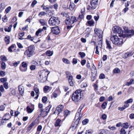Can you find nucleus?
Wrapping results in <instances>:
<instances>
[{
    "instance_id": "obj_22",
    "label": "nucleus",
    "mask_w": 134,
    "mask_h": 134,
    "mask_svg": "<svg viewBox=\"0 0 134 134\" xmlns=\"http://www.w3.org/2000/svg\"><path fill=\"white\" fill-rule=\"evenodd\" d=\"M83 107L84 105H82L80 106L79 109H78V112H77L76 113V116L79 115V116H80V113L81 112V110H82V109L83 108Z\"/></svg>"
},
{
    "instance_id": "obj_41",
    "label": "nucleus",
    "mask_w": 134,
    "mask_h": 134,
    "mask_svg": "<svg viewBox=\"0 0 134 134\" xmlns=\"http://www.w3.org/2000/svg\"><path fill=\"white\" fill-rule=\"evenodd\" d=\"M79 54L80 55L81 58H82L84 57L86 55L84 53L82 52H79Z\"/></svg>"
},
{
    "instance_id": "obj_29",
    "label": "nucleus",
    "mask_w": 134,
    "mask_h": 134,
    "mask_svg": "<svg viewBox=\"0 0 134 134\" xmlns=\"http://www.w3.org/2000/svg\"><path fill=\"white\" fill-rule=\"evenodd\" d=\"M39 22L42 25H46V22L44 19H40L39 20Z\"/></svg>"
},
{
    "instance_id": "obj_43",
    "label": "nucleus",
    "mask_w": 134,
    "mask_h": 134,
    "mask_svg": "<svg viewBox=\"0 0 134 134\" xmlns=\"http://www.w3.org/2000/svg\"><path fill=\"white\" fill-rule=\"evenodd\" d=\"M120 132V134H125L126 133V132L125 130L123 128L121 129Z\"/></svg>"
},
{
    "instance_id": "obj_59",
    "label": "nucleus",
    "mask_w": 134,
    "mask_h": 134,
    "mask_svg": "<svg viewBox=\"0 0 134 134\" xmlns=\"http://www.w3.org/2000/svg\"><path fill=\"white\" fill-rule=\"evenodd\" d=\"M86 62V60H83L81 62V64L82 66L85 65Z\"/></svg>"
},
{
    "instance_id": "obj_9",
    "label": "nucleus",
    "mask_w": 134,
    "mask_h": 134,
    "mask_svg": "<svg viewBox=\"0 0 134 134\" xmlns=\"http://www.w3.org/2000/svg\"><path fill=\"white\" fill-rule=\"evenodd\" d=\"M21 66L20 67V69L22 72L26 71L27 69V64L25 62H23L21 63Z\"/></svg>"
},
{
    "instance_id": "obj_58",
    "label": "nucleus",
    "mask_w": 134,
    "mask_h": 134,
    "mask_svg": "<svg viewBox=\"0 0 134 134\" xmlns=\"http://www.w3.org/2000/svg\"><path fill=\"white\" fill-rule=\"evenodd\" d=\"M11 7H7L5 9V11L7 13H8L11 9Z\"/></svg>"
},
{
    "instance_id": "obj_57",
    "label": "nucleus",
    "mask_w": 134,
    "mask_h": 134,
    "mask_svg": "<svg viewBox=\"0 0 134 134\" xmlns=\"http://www.w3.org/2000/svg\"><path fill=\"white\" fill-rule=\"evenodd\" d=\"M87 86V85L85 82L82 83L81 85V87L82 88L85 87Z\"/></svg>"
},
{
    "instance_id": "obj_11",
    "label": "nucleus",
    "mask_w": 134,
    "mask_h": 134,
    "mask_svg": "<svg viewBox=\"0 0 134 134\" xmlns=\"http://www.w3.org/2000/svg\"><path fill=\"white\" fill-rule=\"evenodd\" d=\"M52 31L53 33L55 35H58L60 33V29L57 26L52 27Z\"/></svg>"
},
{
    "instance_id": "obj_27",
    "label": "nucleus",
    "mask_w": 134,
    "mask_h": 134,
    "mask_svg": "<svg viewBox=\"0 0 134 134\" xmlns=\"http://www.w3.org/2000/svg\"><path fill=\"white\" fill-rule=\"evenodd\" d=\"M61 120L59 119H57L56 121L55 124V126H60V123Z\"/></svg>"
},
{
    "instance_id": "obj_34",
    "label": "nucleus",
    "mask_w": 134,
    "mask_h": 134,
    "mask_svg": "<svg viewBox=\"0 0 134 134\" xmlns=\"http://www.w3.org/2000/svg\"><path fill=\"white\" fill-rule=\"evenodd\" d=\"M46 53L47 55L50 56H52L53 55V52L52 51H48L46 52Z\"/></svg>"
},
{
    "instance_id": "obj_1",
    "label": "nucleus",
    "mask_w": 134,
    "mask_h": 134,
    "mask_svg": "<svg viewBox=\"0 0 134 134\" xmlns=\"http://www.w3.org/2000/svg\"><path fill=\"white\" fill-rule=\"evenodd\" d=\"M50 72L47 70H43L39 72V79L41 82H44L47 79L48 76Z\"/></svg>"
},
{
    "instance_id": "obj_63",
    "label": "nucleus",
    "mask_w": 134,
    "mask_h": 134,
    "mask_svg": "<svg viewBox=\"0 0 134 134\" xmlns=\"http://www.w3.org/2000/svg\"><path fill=\"white\" fill-rule=\"evenodd\" d=\"M128 57L127 53H126L122 55V57L124 58H126Z\"/></svg>"
},
{
    "instance_id": "obj_49",
    "label": "nucleus",
    "mask_w": 134,
    "mask_h": 134,
    "mask_svg": "<svg viewBox=\"0 0 134 134\" xmlns=\"http://www.w3.org/2000/svg\"><path fill=\"white\" fill-rule=\"evenodd\" d=\"M3 86L6 89H8L9 88L8 83V82H4V83Z\"/></svg>"
},
{
    "instance_id": "obj_55",
    "label": "nucleus",
    "mask_w": 134,
    "mask_h": 134,
    "mask_svg": "<svg viewBox=\"0 0 134 134\" xmlns=\"http://www.w3.org/2000/svg\"><path fill=\"white\" fill-rule=\"evenodd\" d=\"M42 126L41 125L38 126L37 129V131H40L42 130Z\"/></svg>"
},
{
    "instance_id": "obj_51",
    "label": "nucleus",
    "mask_w": 134,
    "mask_h": 134,
    "mask_svg": "<svg viewBox=\"0 0 134 134\" xmlns=\"http://www.w3.org/2000/svg\"><path fill=\"white\" fill-rule=\"evenodd\" d=\"M1 82L2 83H4L5 82H6L7 81V79L5 78H1L0 79Z\"/></svg>"
},
{
    "instance_id": "obj_16",
    "label": "nucleus",
    "mask_w": 134,
    "mask_h": 134,
    "mask_svg": "<svg viewBox=\"0 0 134 134\" xmlns=\"http://www.w3.org/2000/svg\"><path fill=\"white\" fill-rule=\"evenodd\" d=\"M27 111L28 113H31L34 109V105H32L31 106H27L26 108Z\"/></svg>"
},
{
    "instance_id": "obj_38",
    "label": "nucleus",
    "mask_w": 134,
    "mask_h": 134,
    "mask_svg": "<svg viewBox=\"0 0 134 134\" xmlns=\"http://www.w3.org/2000/svg\"><path fill=\"white\" fill-rule=\"evenodd\" d=\"M134 81V80L132 79H131L129 82H127L126 83V85L127 86H129L133 83V82Z\"/></svg>"
},
{
    "instance_id": "obj_64",
    "label": "nucleus",
    "mask_w": 134,
    "mask_h": 134,
    "mask_svg": "<svg viewBox=\"0 0 134 134\" xmlns=\"http://www.w3.org/2000/svg\"><path fill=\"white\" fill-rule=\"evenodd\" d=\"M99 78L101 79H104L105 78V75L103 74H101L99 75Z\"/></svg>"
},
{
    "instance_id": "obj_30",
    "label": "nucleus",
    "mask_w": 134,
    "mask_h": 134,
    "mask_svg": "<svg viewBox=\"0 0 134 134\" xmlns=\"http://www.w3.org/2000/svg\"><path fill=\"white\" fill-rule=\"evenodd\" d=\"M43 31V29H39L36 32L35 35L37 36H38L40 35V34L41 32Z\"/></svg>"
},
{
    "instance_id": "obj_21",
    "label": "nucleus",
    "mask_w": 134,
    "mask_h": 134,
    "mask_svg": "<svg viewBox=\"0 0 134 134\" xmlns=\"http://www.w3.org/2000/svg\"><path fill=\"white\" fill-rule=\"evenodd\" d=\"M75 6V4L73 3L70 2V3L69 9L70 10L72 11L74 9Z\"/></svg>"
},
{
    "instance_id": "obj_61",
    "label": "nucleus",
    "mask_w": 134,
    "mask_h": 134,
    "mask_svg": "<svg viewBox=\"0 0 134 134\" xmlns=\"http://www.w3.org/2000/svg\"><path fill=\"white\" fill-rule=\"evenodd\" d=\"M17 44L19 48H23V46H22L21 44L20 43H17Z\"/></svg>"
},
{
    "instance_id": "obj_4",
    "label": "nucleus",
    "mask_w": 134,
    "mask_h": 134,
    "mask_svg": "<svg viewBox=\"0 0 134 134\" xmlns=\"http://www.w3.org/2000/svg\"><path fill=\"white\" fill-rule=\"evenodd\" d=\"M35 50L34 45H30L27 47V49L25 52L24 54L28 57H30L34 54Z\"/></svg>"
},
{
    "instance_id": "obj_39",
    "label": "nucleus",
    "mask_w": 134,
    "mask_h": 134,
    "mask_svg": "<svg viewBox=\"0 0 134 134\" xmlns=\"http://www.w3.org/2000/svg\"><path fill=\"white\" fill-rule=\"evenodd\" d=\"M46 14V13L44 12H41L38 14V16L40 17H41L42 16L45 15Z\"/></svg>"
},
{
    "instance_id": "obj_25",
    "label": "nucleus",
    "mask_w": 134,
    "mask_h": 134,
    "mask_svg": "<svg viewBox=\"0 0 134 134\" xmlns=\"http://www.w3.org/2000/svg\"><path fill=\"white\" fill-rule=\"evenodd\" d=\"M10 39V37L8 36L7 35L5 37L4 41L7 44H8L9 43Z\"/></svg>"
},
{
    "instance_id": "obj_36",
    "label": "nucleus",
    "mask_w": 134,
    "mask_h": 134,
    "mask_svg": "<svg viewBox=\"0 0 134 134\" xmlns=\"http://www.w3.org/2000/svg\"><path fill=\"white\" fill-rule=\"evenodd\" d=\"M70 113V111L68 110H66L64 111V116H66V117L69 115Z\"/></svg>"
},
{
    "instance_id": "obj_14",
    "label": "nucleus",
    "mask_w": 134,
    "mask_h": 134,
    "mask_svg": "<svg viewBox=\"0 0 134 134\" xmlns=\"http://www.w3.org/2000/svg\"><path fill=\"white\" fill-rule=\"evenodd\" d=\"M98 4V1L92 0L91 2V4L93 8V9H95L97 6Z\"/></svg>"
},
{
    "instance_id": "obj_47",
    "label": "nucleus",
    "mask_w": 134,
    "mask_h": 134,
    "mask_svg": "<svg viewBox=\"0 0 134 134\" xmlns=\"http://www.w3.org/2000/svg\"><path fill=\"white\" fill-rule=\"evenodd\" d=\"M1 67L3 70L5 69L6 68V65L5 63L2 62V63Z\"/></svg>"
},
{
    "instance_id": "obj_15",
    "label": "nucleus",
    "mask_w": 134,
    "mask_h": 134,
    "mask_svg": "<svg viewBox=\"0 0 134 134\" xmlns=\"http://www.w3.org/2000/svg\"><path fill=\"white\" fill-rule=\"evenodd\" d=\"M18 90L21 95L23 96L24 94V86L22 85L18 86Z\"/></svg>"
},
{
    "instance_id": "obj_45",
    "label": "nucleus",
    "mask_w": 134,
    "mask_h": 134,
    "mask_svg": "<svg viewBox=\"0 0 134 134\" xmlns=\"http://www.w3.org/2000/svg\"><path fill=\"white\" fill-rule=\"evenodd\" d=\"M42 101L43 103H45L46 102L47 100V98L46 97H43L42 98Z\"/></svg>"
},
{
    "instance_id": "obj_2",
    "label": "nucleus",
    "mask_w": 134,
    "mask_h": 134,
    "mask_svg": "<svg viewBox=\"0 0 134 134\" xmlns=\"http://www.w3.org/2000/svg\"><path fill=\"white\" fill-rule=\"evenodd\" d=\"M81 91L80 90H76L73 93L72 96V100L75 102H78L82 98L81 95Z\"/></svg>"
},
{
    "instance_id": "obj_10",
    "label": "nucleus",
    "mask_w": 134,
    "mask_h": 134,
    "mask_svg": "<svg viewBox=\"0 0 134 134\" xmlns=\"http://www.w3.org/2000/svg\"><path fill=\"white\" fill-rule=\"evenodd\" d=\"M63 106L62 105H59L57 108L56 110L54 112L55 114H59V113L61 112L63 110Z\"/></svg>"
},
{
    "instance_id": "obj_56",
    "label": "nucleus",
    "mask_w": 134,
    "mask_h": 134,
    "mask_svg": "<svg viewBox=\"0 0 134 134\" xmlns=\"http://www.w3.org/2000/svg\"><path fill=\"white\" fill-rule=\"evenodd\" d=\"M5 75V73L4 71H0V75L2 76H4Z\"/></svg>"
},
{
    "instance_id": "obj_60",
    "label": "nucleus",
    "mask_w": 134,
    "mask_h": 134,
    "mask_svg": "<svg viewBox=\"0 0 134 134\" xmlns=\"http://www.w3.org/2000/svg\"><path fill=\"white\" fill-rule=\"evenodd\" d=\"M27 38L28 39H30L31 41H33L34 39V38L33 37H32L30 35H28L27 37Z\"/></svg>"
},
{
    "instance_id": "obj_8",
    "label": "nucleus",
    "mask_w": 134,
    "mask_h": 134,
    "mask_svg": "<svg viewBox=\"0 0 134 134\" xmlns=\"http://www.w3.org/2000/svg\"><path fill=\"white\" fill-rule=\"evenodd\" d=\"M95 33L98 37L99 38L101 39L102 37L103 31L100 29L95 28L94 29Z\"/></svg>"
},
{
    "instance_id": "obj_19",
    "label": "nucleus",
    "mask_w": 134,
    "mask_h": 134,
    "mask_svg": "<svg viewBox=\"0 0 134 134\" xmlns=\"http://www.w3.org/2000/svg\"><path fill=\"white\" fill-rule=\"evenodd\" d=\"M51 107V105H49L47 107H46V108L45 111H44L45 113H44L43 115H42V116H41L43 117L44 116L46 115L50 111Z\"/></svg>"
},
{
    "instance_id": "obj_62",
    "label": "nucleus",
    "mask_w": 134,
    "mask_h": 134,
    "mask_svg": "<svg viewBox=\"0 0 134 134\" xmlns=\"http://www.w3.org/2000/svg\"><path fill=\"white\" fill-rule=\"evenodd\" d=\"M105 97L103 96L99 98V101L102 102L105 100Z\"/></svg>"
},
{
    "instance_id": "obj_12",
    "label": "nucleus",
    "mask_w": 134,
    "mask_h": 134,
    "mask_svg": "<svg viewBox=\"0 0 134 134\" xmlns=\"http://www.w3.org/2000/svg\"><path fill=\"white\" fill-rule=\"evenodd\" d=\"M134 35V30H129L128 32L125 35H124V37H131Z\"/></svg>"
},
{
    "instance_id": "obj_52",
    "label": "nucleus",
    "mask_w": 134,
    "mask_h": 134,
    "mask_svg": "<svg viewBox=\"0 0 134 134\" xmlns=\"http://www.w3.org/2000/svg\"><path fill=\"white\" fill-rule=\"evenodd\" d=\"M96 51L95 53L97 54H99V52L98 50L99 49V47L97 46H96Z\"/></svg>"
},
{
    "instance_id": "obj_44",
    "label": "nucleus",
    "mask_w": 134,
    "mask_h": 134,
    "mask_svg": "<svg viewBox=\"0 0 134 134\" xmlns=\"http://www.w3.org/2000/svg\"><path fill=\"white\" fill-rule=\"evenodd\" d=\"M36 66L34 65H32L30 67V69L31 70H34L36 69Z\"/></svg>"
},
{
    "instance_id": "obj_6",
    "label": "nucleus",
    "mask_w": 134,
    "mask_h": 134,
    "mask_svg": "<svg viewBox=\"0 0 134 134\" xmlns=\"http://www.w3.org/2000/svg\"><path fill=\"white\" fill-rule=\"evenodd\" d=\"M60 21L57 17H52L48 21L49 24L52 25H57L60 23Z\"/></svg>"
},
{
    "instance_id": "obj_40",
    "label": "nucleus",
    "mask_w": 134,
    "mask_h": 134,
    "mask_svg": "<svg viewBox=\"0 0 134 134\" xmlns=\"http://www.w3.org/2000/svg\"><path fill=\"white\" fill-rule=\"evenodd\" d=\"M107 105V103L104 102L102 105L101 107L103 109H104L106 108Z\"/></svg>"
},
{
    "instance_id": "obj_23",
    "label": "nucleus",
    "mask_w": 134,
    "mask_h": 134,
    "mask_svg": "<svg viewBox=\"0 0 134 134\" xmlns=\"http://www.w3.org/2000/svg\"><path fill=\"white\" fill-rule=\"evenodd\" d=\"M98 44L96 46H98L99 47V50H101L102 47V43L101 39L98 42Z\"/></svg>"
},
{
    "instance_id": "obj_18",
    "label": "nucleus",
    "mask_w": 134,
    "mask_h": 134,
    "mask_svg": "<svg viewBox=\"0 0 134 134\" xmlns=\"http://www.w3.org/2000/svg\"><path fill=\"white\" fill-rule=\"evenodd\" d=\"M42 104L41 103H39L38 104V107L40 108V109L39 110V111L41 113L40 114L38 115V117H39L41 116H42V115H43L44 113H45L43 111V110L42 109Z\"/></svg>"
},
{
    "instance_id": "obj_28",
    "label": "nucleus",
    "mask_w": 134,
    "mask_h": 134,
    "mask_svg": "<svg viewBox=\"0 0 134 134\" xmlns=\"http://www.w3.org/2000/svg\"><path fill=\"white\" fill-rule=\"evenodd\" d=\"M121 126L123 128L127 129L129 126V123L127 122L124 123L121 125Z\"/></svg>"
},
{
    "instance_id": "obj_46",
    "label": "nucleus",
    "mask_w": 134,
    "mask_h": 134,
    "mask_svg": "<svg viewBox=\"0 0 134 134\" xmlns=\"http://www.w3.org/2000/svg\"><path fill=\"white\" fill-rule=\"evenodd\" d=\"M31 63L32 64H34V65H36V66H37L38 65V63L36 61L34 60H32L31 62Z\"/></svg>"
},
{
    "instance_id": "obj_20",
    "label": "nucleus",
    "mask_w": 134,
    "mask_h": 134,
    "mask_svg": "<svg viewBox=\"0 0 134 134\" xmlns=\"http://www.w3.org/2000/svg\"><path fill=\"white\" fill-rule=\"evenodd\" d=\"M34 91L36 92L37 96L36 97L37 98L39 96V89L37 85H35L34 87Z\"/></svg>"
},
{
    "instance_id": "obj_3",
    "label": "nucleus",
    "mask_w": 134,
    "mask_h": 134,
    "mask_svg": "<svg viewBox=\"0 0 134 134\" xmlns=\"http://www.w3.org/2000/svg\"><path fill=\"white\" fill-rule=\"evenodd\" d=\"M110 40L113 44L118 46H120L123 43L122 39L119 38L117 35H111Z\"/></svg>"
},
{
    "instance_id": "obj_48",
    "label": "nucleus",
    "mask_w": 134,
    "mask_h": 134,
    "mask_svg": "<svg viewBox=\"0 0 134 134\" xmlns=\"http://www.w3.org/2000/svg\"><path fill=\"white\" fill-rule=\"evenodd\" d=\"M89 121L88 119H86L83 120L82 121V123L84 125L86 124Z\"/></svg>"
},
{
    "instance_id": "obj_32",
    "label": "nucleus",
    "mask_w": 134,
    "mask_h": 134,
    "mask_svg": "<svg viewBox=\"0 0 134 134\" xmlns=\"http://www.w3.org/2000/svg\"><path fill=\"white\" fill-rule=\"evenodd\" d=\"M87 23L88 24V25L90 26H93L94 23V21L92 20L88 21Z\"/></svg>"
},
{
    "instance_id": "obj_54",
    "label": "nucleus",
    "mask_w": 134,
    "mask_h": 134,
    "mask_svg": "<svg viewBox=\"0 0 134 134\" xmlns=\"http://www.w3.org/2000/svg\"><path fill=\"white\" fill-rule=\"evenodd\" d=\"M120 72V70L118 68H115L114 70V72L115 73H117Z\"/></svg>"
},
{
    "instance_id": "obj_37",
    "label": "nucleus",
    "mask_w": 134,
    "mask_h": 134,
    "mask_svg": "<svg viewBox=\"0 0 134 134\" xmlns=\"http://www.w3.org/2000/svg\"><path fill=\"white\" fill-rule=\"evenodd\" d=\"M63 61L65 63L67 64H69L70 62L67 59L63 58L62 59Z\"/></svg>"
},
{
    "instance_id": "obj_53",
    "label": "nucleus",
    "mask_w": 134,
    "mask_h": 134,
    "mask_svg": "<svg viewBox=\"0 0 134 134\" xmlns=\"http://www.w3.org/2000/svg\"><path fill=\"white\" fill-rule=\"evenodd\" d=\"M37 3V2L36 1V0L32 2L31 4V6L32 7H34V6Z\"/></svg>"
},
{
    "instance_id": "obj_13",
    "label": "nucleus",
    "mask_w": 134,
    "mask_h": 134,
    "mask_svg": "<svg viewBox=\"0 0 134 134\" xmlns=\"http://www.w3.org/2000/svg\"><path fill=\"white\" fill-rule=\"evenodd\" d=\"M67 77L68 78V80L69 84L70 86H73L74 85V83L73 82V76L72 75H69L67 74Z\"/></svg>"
},
{
    "instance_id": "obj_31",
    "label": "nucleus",
    "mask_w": 134,
    "mask_h": 134,
    "mask_svg": "<svg viewBox=\"0 0 134 134\" xmlns=\"http://www.w3.org/2000/svg\"><path fill=\"white\" fill-rule=\"evenodd\" d=\"M41 7H43V10H45L46 12H49V9L50 8L47 6L42 5L41 6Z\"/></svg>"
},
{
    "instance_id": "obj_17",
    "label": "nucleus",
    "mask_w": 134,
    "mask_h": 134,
    "mask_svg": "<svg viewBox=\"0 0 134 134\" xmlns=\"http://www.w3.org/2000/svg\"><path fill=\"white\" fill-rule=\"evenodd\" d=\"M11 116L9 113L6 114L3 117L2 121V123L4 122L3 121L8 120H9L11 118Z\"/></svg>"
},
{
    "instance_id": "obj_50",
    "label": "nucleus",
    "mask_w": 134,
    "mask_h": 134,
    "mask_svg": "<svg viewBox=\"0 0 134 134\" xmlns=\"http://www.w3.org/2000/svg\"><path fill=\"white\" fill-rule=\"evenodd\" d=\"M49 87L48 86H45L43 88V90L45 92H46L49 89Z\"/></svg>"
},
{
    "instance_id": "obj_26",
    "label": "nucleus",
    "mask_w": 134,
    "mask_h": 134,
    "mask_svg": "<svg viewBox=\"0 0 134 134\" xmlns=\"http://www.w3.org/2000/svg\"><path fill=\"white\" fill-rule=\"evenodd\" d=\"M35 123L34 122H32L28 127L27 131V132L30 131L31 129L33 126L35 125Z\"/></svg>"
},
{
    "instance_id": "obj_24",
    "label": "nucleus",
    "mask_w": 134,
    "mask_h": 134,
    "mask_svg": "<svg viewBox=\"0 0 134 134\" xmlns=\"http://www.w3.org/2000/svg\"><path fill=\"white\" fill-rule=\"evenodd\" d=\"M106 42L107 45V48L109 49H111L112 47L111 45V43L110 42L106 40Z\"/></svg>"
},
{
    "instance_id": "obj_5",
    "label": "nucleus",
    "mask_w": 134,
    "mask_h": 134,
    "mask_svg": "<svg viewBox=\"0 0 134 134\" xmlns=\"http://www.w3.org/2000/svg\"><path fill=\"white\" fill-rule=\"evenodd\" d=\"M112 30L114 33H118L119 36L124 37L123 34V31L120 27L116 26H115L113 27Z\"/></svg>"
},
{
    "instance_id": "obj_7",
    "label": "nucleus",
    "mask_w": 134,
    "mask_h": 134,
    "mask_svg": "<svg viewBox=\"0 0 134 134\" xmlns=\"http://www.w3.org/2000/svg\"><path fill=\"white\" fill-rule=\"evenodd\" d=\"M77 21V20L75 16H72L66 19L65 23L66 24H72Z\"/></svg>"
},
{
    "instance_id": "obj_35",
    "label": "nucleus",
    "mask_w": 134,
    "mask_h": 134,
    "mask_svg": "<svg viewBox=\"0 0 134 134\" xmlns=\"http://www.w3.org/2000/svg\"><path fill=\"white\" fill-rule=\"evenodd\" d=\"M91 70L92 71V73H94L96 71V67L93 64L91 68Z\"/></svg>"
},
{
    "instance_id": "obj_42",
    "label": "nucleus",
    "mask_w": 134,
    "mask_h": 134,
    "mask_svg": "<svg viewBox=\"0 0 134 134\" xmlns=\"http://www.w3.org/2000/svg\"><path fill=\"white\" fill-rule=\"evenodd\" d=\"M133 102V99L132 98H130L125 101L124 103H131Z\"/></svg>"
},
{
    "instance_id": "obj_33",
    "label": "nucleus",
    "mask_w": 134,
    "mask_h": 134,
    "mask_svg": "<svg viewBox=\"0 0 134 134\" xmlns=\"http://www.w3.org/2000/svg\"><path fill=\"white\" fill-rule=\"evenodd\" d=\"M15 46V45L14 44L8 48L9 51L10 52H13V49L14 48Z\"/></svg>"
}]
</instances>
